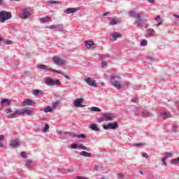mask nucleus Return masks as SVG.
<instances>
[{
    "label": "nucleus",
    "instance_id": "f257e3e1",
    "mask_svg": "<svg viewBox=\"0 0 179 179\" xmlns=\"http://www.w3.org/2000/svg\"><path fill=\"white\" fill-rule=\"evenodd\" d=\"M121 77L120 76L117 75H112L110 76V83L112 86H114V87H116L118 90L122 87V85H121Z\"/></svg>",
    "mask_w": 179,
    "mask_h": 179
},
{
    "label": "nucleus",
    "instance_id": "f03ea898",
    "mask_svg": "<svg viewBox=\"0 0 179 179\" xmlns=\"http://www.w3.org/2000/svg\"><path fill=\"white\" fill-rule=\"evenodd\" d=\"M12 19V13L9 11L1 10L0 11V22L5 23L6 20Z\"/></svg>",
    "mask_w": 179,
    "mask_h": 179
},
{
    "label": "nucleus",
    "instance_id": "7ed1b4c3",
    "mask_svg": "<svg viewBox=\"0 0 179 179\" xmlns=\"http://www.w3.org/2000/svg\"><path fill=\"white\" fill-rule=\"evenodd\" d=\"M44 82L48 86H59L61 85L59 80H54L50 77L44 78Z\"/></svg>",
    "mask_w": 179,
    "mask_h": 179
},
{
    "label": "nucleus",
    "instance_id": "20e7f679",
    "mask_svg": "<svg viewBox=\"0 0 179 179\" xmlns=\"http://www.w3.org/2000/svg\"><path fill=\"white\" fill-rule=\"evenodd\" d=\"M48 29H50V30H57V31H60L61 33L65 31V28L64 27V24H59L57 25H50L48 27Z\"/></svg>",
    "mask_w": 179,
    "mask_h": 179
},
{
    "label": "nucleus",
    "instance_id": "39448f33",
    "mask_svg": "<svg viewBox=\"0 0 179 179\" xmlns=\"http://www.w3.org/2000/svg\"><path fill=\"white\" fill-rule=\"evenodd\" d=\"M103 128L105 130H107V129H117V128H118V122H115L114 123H109L108 124H103Z\"/></svg>",
    "mask_w": 179,
    "mask_h": 179
},
{
    "label": "nucleus",
    "instance_id": "423d86ee",
    "mask_svg": "<svg viewBox=\"0 0 179 179\" xmlns=\"http://www.w3.org/2000/svg\"><path fill=\"white\" fill-rule=\"evenodd\" d=\"M84 80L87 83L89 86H92L93 87H97V84L96 80L92 79L90 77H85Z\"/></svg>",
    "mask_w": 179,
    "mask_h": 179
},
{
    "label": "nucleus",
    "instance_id": "0eeeda50",
    "mask_svg": "<svg viewBox=\"0 0 179 179\" xmlns=\"http://www.w3.org/2000/svg\"><path fill=\"white\" fill-rule=\"evenodd\" d=\"M143 20L144 22H146L148 18H143L142 17L136 18V21L134 22V24H136L137 27H143Z\"/></svg>",
    "mask_w": 179,
    "mask_h": 179
},
{
    "label": "nucleus",
    "instance_id": "6e6552de",
    "mask_svg": "<svg viewBox=\"0 0 179 179\" xmlns=\"http://www.w3.org/2000/svg\"><path fill=\"white\" fill-rule=\"evenodd\" d=\"M52 61L55 65H64V64H65V60L61 59L58 56L53 57Z\"/></svg>",
    "mask_w": 179,
    "mask_h": 179
},
{
    "label": "nucleus",
    "instance_id": "1a4fd4ad",
    "mask_svg": "<svg viewBox=\"0 0 179 179\" xmlns=\"http://www.w3.org/2000/svg\"><path fill=\"white\" fill-rule=\"evenodd\" d=\"M122 37V34L120 32H113L110 34V38L112 41H116L117 38H121Z\"/></svg>",
    "mask_w": 179,
    "mask_h": 179
},
{
    "label": "nucleus",
    "instance_id": "9d476101",
    "mask_svg": "<svg viewBox=\"0 0 179 179\" xmlns=\"http://www.w3.org/2000/svg\"><path fill=\"white\" fill-rule=\"evenodd\" d=\"M84 101H85V100L83 99V98L76 99L74 101L75 107H76L77 108H79V107H83V105H82V104Z\"/></svg>",
    "mask_w": 179,
    "mask_h": 179
},
{
    "label": "nucleus",
    "instance_id": "9b49d317",
    "mask_svg": "<svg viewBox=\"0 0 179 179\" xmlns=\"http://www.w3.org/2000/svg\"><path fill=\"white\" fill-rule=\"evenodd\" d=\"M30 17V12L29 9L25 8L23 10L22 15H20L21 19H29Z\"/></svg>",
    "mask_w": 179,
    "mask_h": 179
},
{
    "label": "nucleus",
    "instance_id": "f8f14e48",
    "mask_svg": "<svg viewBox=\"0 0 179 179\" xmlns=\"http://www.w3.org/2000/svg\"><path fill=\"white\" fill-rule=\"evenodd\" d=\"M128 13H129L130 17H134V19H137V18H139V17H142V15H141V14L138 13H136V12L134 11V10L129 11Z\"/></svg>",
    "mask_w": 179,
    "mask_h": 179
},
{
    "label": "nucleus",
    "instance_id": "ddd939ff",
    "mask_svg": "<svg viewBox=\"0 0 179 179\" xmlns=\"http://www.w3.org/2000/svg\"><path fill=\"white\" fill-rule=\"evenodd\" d=\"M105 117V121H113L115 118V115L114 113H106L103 114Z\"/></svg>",
    "mask_w": 179,
    "mask_h": 179
},
{
    "label": "nucleus",
    "instance_id": "4468645a",
    "mask_svg": "<svg viewBox=\"0 0 179 179\" xmlns=\"http://www.w3.org/2000/svg\"><path fill=\"white\" fill-rule=\"evenodd\" d=\"M19 115H21L20 110H15L13 113L9 115L7 118L8 119H13V118H17Z\"/></svg>",
    "mask_w": 179,
    "mask_h": 179
},
{
    "label": "nucleus",
    "instance_id": "2eb2a0df",
    "mask_svg": "<svg viewBox=\"0 0 179 179\" xmlns=\"http://www.w3.org/2000/svg\"><path fill=\"white\" fill-rule=\"evenodd\" d=\"M21 115H23L26 114L27 115H30L33 113V109H29V108H24L22 110H20Z\"/></svg>",
    "mask_w": 179,
    "mask_h": 179
},
{
    "label": "nucleus",
    "instance_id": "dca6fc26",
    "mask_svg": "<svg viewBox=\"0 0 179 179\" xmlns=\"http://www.w3.org/2000/svg\"><path fill=\"white\" fill-rule=\"evenodd\" d=\"M10 146L11 148H19V146H20V141L19 140H17V139L13 140L10 143Z\"/></svg>",
    "mask_w": 179,
    "mask_h": 179
},
{
    "label": "nucleus",
    "instance_id": "f3484780",
    "mask_svg": "<svg viewBox=\"0 0 179 179\" xmlns=\"http://www.w3.org/2000/svg\"><path fill=\"white\" fill-rule=\"evenodd\" d=\"M78 8H68L64 10V13L66 15H71V13H75L77 12Z\"/></svg>",
    "mask_w": 179,
    "mask_h": 179
},
{
    "label": "nucleus",
    "instance_id": "a211bd4d",
    "mask_svg": "<svg viewBox=\"0 0 179 179\" xmlns=\"http://www.w3.org/2000/svg\"><path fill=\"white\" fill-rule=\"evenodd\" d=\"M25 167L28 168L29 170H31V167H33V161L31 159L25 161Z\"/></svg>",
    "mask_w": 179,
    "mask_h": 179
},
{
    "label": "nucleus",
    "instance_id": "6ab92c4d",
    "mask_svg": "<svg viewBox=\"0 0 179 179\" xmlns=\"http://www.w3.org/2000/svg\"><path fill=\"white\" fill-rule=\"evenodd\" d=\"M94 43L93 41H85V47L86 48H94Z\"/></svg>",
    "mask_w": 179,
    "mask_h": 179
},
{
    "label": "nucleus",
    "instance_id": "aec40b11",
    "mask_svg": "<svg viewBox=\"0 0 179 179\" xmlns=\"http://www.w3.org/2000/svg\"><path fill=\"white\" fill-rule=\"evenodd\" d=\"M80 156H84V157H92V153L87 152L86 151H82L80 152Z\"/></svg>",
    "mask_w": 179,
    "mask_h": 179
},
{
    "label": "nucleus",
    "instance_id": "412c9836",
    "mask_svg": "<svg viewBox=\"0 0 179 179\" xmlns=\"http://www.w3.org/2000/svg\"><path fill=\"white\" fill-rule=\"evenodd\" d=\"M10 103H12V101L6 99H4L1 101V106H3V104H6V106H10Z\"/></svg>",
    "mask_w": 179,
    "mask_h": 179
},
{
    "label": "nucleus",
    "instance_id": "4be33fe9",
    "mask_svg": "<svg viewBox=\"0 0 179 179\" xmlns=\"http://www.w3.org/2000/svg\"><path fill=\"white\" fill-rule=\"evenodd\" d=\"M161 117L163 118V120H167V118H170L171 117V115L164 112L161 113Z\"/></svg>",
    "mask_w": 179,
    "mask_h": 179
},
{
    "label": "nucleus",
    "instance_id": "5701e85b",
    "mask_svg": "<svg viewBox=\"0 0 179 179\" xmlns=\"http://www.w3.org/2000/svg\"><path fill=\"white\" fill-rule=\"evenodd\" d=\"M24 106H33L34 104V101L31 99H25L24 101Z\"/></svg>",
    "mask_w": 179,
    "mask_h": 179
},
{
    "label": "nucleus",
    "instance_id": "b1692460",
    "mask_svg": "<svg viewBox=\"0 0 179 179\" xmlns=\"http://www.w3.org/2000/svg\"><path fill=\"white\" fill-rule=\"evenodd\" d=\"M155 20L157 22H158V23L156 24V26L159 27V26H162V23H163V20H162V18L160 17V15H157L155 17Z\"/></svg>",
    "mask_w": 179,
    "mask_h": 179
},
{
    "label": "nucleus",
    "instance_id": "393cba45",
    "mask_svg": "<svg viewBox=\"0 0 179 179\" xmlns=\"http://www.w3.org/2000/svg\"><path fill=\"white\" fill-rule=\"evenodd\" d=\"M40 22H41V23H45L47 22H51V17H43V18H41Z\"/></svg>",
    "mask_w": 179,
    "mask_h": 179
},
{
    "label": "nucleus",
    "instance_id": "a878e982",
    "mask_svg": "<svg viewBox=\"0 0 179 179\" xmlns=\"http://www.w3.org/2000/svg\"><path fill=\"white\" fill-rule=\"evenodd\" d=\"M91 129L92 131H95L96 132H98V131H100V128H99L97 127V124H91Z\"/></svg>",
    "mask_w": 179,
    "mask_h": 179
},
{
    "label": "nucleus",
    "instance_id": "bb28decb",
    "mask_svg": "<svg viewBox=\"0 0 179 179\" xmlns=\"http://www.w3.org/2000/svg\"><path fill=\"white\" fill-rule=\"evenodd\" d=\"M48 3H49V5H55V3H59L61 5V1L50 0L48 1Z\"/></svg>",
    "mask_w": 179,
    "mask_h": 179
},
{
    "label": "nucleus",
    "instance_id": "cd10ccee",
    "mask_svg": "<svg viewBox=\"0 0 179 179\" xmlns=\"http://www.w3.org/2000/svg\"><path fill=\"white\" fill-rule=\"evenodd\" d=\"M36 66L37 68H39V69H45L46 71H48V69H48L47 66L44 64H38Z\"/></svg>",
    "mask_w": 179,
    "mask_h": 179
},
{
    "label": "nucleus",
    "instance_id": "c85d7f7f",
    "mask_svg": "<svg viewBox=\"0 0 179 179\" xmlns=\"http://www.w3.org/2000/svg\"><path fill=\"white\" fill-rule=\"evenodd\" d=\"M64 135L66 136H71V138H75L76 136L75 133H72V132H64Z\"/></svg>",
    "mask_w": 179,
    "mask_h": 179
},
{
    "label": "nucleus",
    "instance_id": "c756f323",
    "mask_svg": "<svg viewBox=\"0 0 179 179\" xmlns=\"http://www.w3.org/2000/svg\"><path fill=\"white\" fill-rule=\"evenodd\" d=\"M48 71H50L51 72H55V73H59V75H62V73H64L62 71L55 70L54 69H48Z\"/></svg>",
    "mask_w": 179,
    "mask_h": 179
},
{
    "label": "nucleus",
    "instance_id": "7c9ffc66",
    "mask_svg": "<svg viewBox=\"0 0 179 179\" xmlns=\"http://www.w3.org/2000/svg\"><path fill=\"white\" fill-rule=\"evenodd\" d=\"M44 113H51L52 111V108L51 106H47L43 109Z\"/></svg>",
    "mask_w": 179,
    "mask_h": 179
},
{
    "label": "nucleus",
    "instance_id": "2f4dec72",
    "mask_svg": "<svg viewBox=\"0 0 179 179\" xmlns=\"http://www.w3.org/2000/svg\"><path fill=\"white\" fill-rule=\"evenodd\" d=\"M32 93L34 96H38V94H41V93H43V92H41L38 90H34L32 91Z\"/></svg>",
    "mask_w": 179,
    "mask_h": 179
},
{
    "label": "nucleus",
    "instance_id": "473e14b6",
    "mask_svg": "<svg viewBox=\"0 0 179 179\" xmlns=\"http://www.w3.org/2000/svg\"><path fill=\"white\" fill-rule=\"evenodd\" d=\"M90 110L91 111H98V112H99V113L101 111V109H100V108H97V107H96V106L90 108Z\"/></svg>",
    "mask_w": 179,
    "mask_h": 179
},
{
    "label": "nucleus",
    "instance_id": "72a5a7b5",
    "mask_svg": "<svg viewBox=\"0 0 179 179\" xmlns=\"http://www.w3.org/2000/svg\"><path fill=\"white\" fill-rule=\"evenodd\" d=\"M148 36H153V34H155V29H148Z\"/></svg>",
    "mask_w": 179,
    "mask_h": 179
},
{
    "label": "nucleus",
    "instance_id": "f704fd0d",
    "mask_svg": "<svg viewBox=\"0 0 179 179\" xmlns=\"http://www.w3.org/2000/svg\"><path fill=\"white\" fill-rule=\"evenodd\" d=\"M172 131L173 132H178L179 131V127L177 125L172 126Z\"/></svg>",
    "mask_w": 179,
    "mask_h": 179
},
{
    "label": "nucleus",
    "instance_id": "c9c22d12",
    "mask_svg": "<svg viewBox=\"0 0 179 179\" xmlns=\"http://www.w3.org/2000/svg\"><path fill=\"white\" fill-rule=\"evenodd\" d=\"M151 113L150 112H148V110H144L143 112V117H150Z\"/></svg>",
    "mask_w": 179,
    "mask_h": 179
},
{
    "label": "nucleus",
    "instance_id": "e433bc0d",
    "mask_svg": "<svg viewBox=\"0 0 179 179\" xmlns=\"http://www.w3.org/2000/svg\"><path fill=\"white\" fill-rule=\"evenodd\" d=\"M131 85V83L128 82V81H125L123 83V87H125V89H128V87H129V85Z\"/></svg>",
    "mask_w": 179,
    "mask_h": 179
},
{
    "label": "nucleus",
    "instance_id": "4c0bfd02",
    "mask_svg": "<svg viewBox=\"0 0 179 179\" xmlns=\"http://www.w3.org/2000/svg\"><path fill=\"white\" fill-rule=\"evenodd\" d=\"M75 138H82V139H86V135H85V134L76 135V134Z\"/></svg>",
    "mask_w": 179,
    "mask_h": 179
},
{
    "label": "nucleus",
    "instance_id": "58836bf2",
    "mask_svg": "<svg viewBox=\"0 0 179 179\" xmlns=\"http://www.w3.org/2000/svg\"><path fill=\"white\" fill-rule=\"evenodd\" d=\"M141 47H146L148 45V41L143 40L141 42Z\"/></svg>",
    "mask_w": 179,
    "mask_h": 179
},
{
    "label": "nucleus",
    "instance_id": "ea45409f",
    "mask_svg": "<svg viewBox=\"0 0 179 179\" xmlns=\"http://www.w3.org/2000/svg\"><path fill=\"white\" fill-rule=\"evenodd\" d=\"M103 121H106V118L104 117V115L103 117H99L98 118V122L99 124H101V122H103Z\"/></svg>",
    "mask_w": 179,
    "mask_h": 179
},
{
    "label": "nucleus",
    "instance_id": "a19ab883",
    "mask_svg": "<svg viewBox=\"0 0 179 179\" xmlns=\"http://www.w3.org/2000/svg\"><path fill=\"white\" fill-rule=\"evenodd\" d=\"M4 44H6V45H10L13 44V42L10 40H6V41H4Z\"/></svg>",
    "mask_w": 179,
    "mask_h": 179
},
{
    "label": "nucleus",
    "instance_id": "79ce46f5",
    "mask_svg": "<svg viewBox=\"0 0 179 179\" xmlns=\"http://www.w3.org/2000/svg\"><path fill=\"white\" fill-rule=\"evenodd\" d=\"M50 129V126L48 124H45V127L43 128V132H48Z\"/></svg>",
    "mask_w": 179,
    "mask_h": 179
},
{
    "label": "nucleus",
    "instance_id": "37998d69",
    "mask_svg": "<svg viewBox=\"0 0 179 179\" xmlns=\"http://www.w3.org/2000/svg\"><path fill=\"white\" fill-rule=\"evenodd\" d=\"M78 149H83V150H87V148L82 144L78 145Z\"/></svg>",
    "mask_w": 179,
    "mask_h": 179
},
{
    "label": "nucleus",
    "instance_id": "c03bdc74",
    "mask_svg": "<svg viewBox=\"0 0 179 179\" xmlns=\"http://www.w3.org/2000/svg\"><path fill=\"white\" fill-rule=\"evenodd\" d=\"M71 149H79V145H78V144L76 143H73L71 144Z\"/></svg>",
    "mask_w": 179,
    "mask_h": 179
},
{
    "label": "nucleus",
    "instance_id": "a18cd8bd",
    "mask_svg": "<svg viewBox=\"0 0 179 179\" xmlns=\"http://www.w3.org/2000/svg\"><path fill=\"white\" fill-rule=\"evenodd\" d=\"M20 156L23 158V159H27V155H26L25 152H22L20 153Z\"/></svg>",
    "mask_w": 179,
    "mask_h": 179
},
{
    "label": "nucleus",
    "instance_id": "49530a36",
    "mask_svg": "<svg viewBox=\"0 0 179 179\" xmlns=\"http://www.w3.org/2000/svg\"><path fill=\"white\" fill-rule=\"evenodd\" d=\"M173 156V154L171 152H165V158L169 159V157H171Z\"/></svg>",
    "mask_w": 179,
    "mask_h": 179
},
{
    "label": "nucleus",
    "instance_id": "de8ad7c7",
    "mask_svg": "<svg viewBox=\"0 0 179 179\" xmlns=\"http://www.w3.org/2000/svg\"><path fill=\"white\" fill-rule=\"evenodd\" d=\"M133 89H134V90H141V86H139V85H134L133 86Z\"/></svg>",
    "mask_w": 179,
    "mask_h": 179
},
{
    "label": "nucleus",
    "instance_id": "09e8293b",
    "mask_svg": "<svg viewBox=\"0 0 179 179\" xmlns=\"http://www.w3.org/2000/svg\"><path fill=\"white\" fill-rule=\"evenodd\" d=\"M117 21L115 20H113L112 21L110 22V24L111 26H114V24H117Z\"/></svg>",
    "mask_w": 179,
    "mask_h": 179
},
{
    "label": "nucleus",
    "instance_id": "8fccbe9b",
    "mask_svg": "<svg viewBox=\"0 0 179 179\" xmlns=\"http://www.w3.org/2000/svg\"><path fill=\"white\" fill-rule=\"evenodd\" d=\"M100 169H101V166H100L99 165H95V167H94L95 171H99V170H100Z\"/></svg>",
    "mask_w": 179,
    "mask_h": 179
},
{
    "label": "nucleus",
    "instance_id": "3c124183",
    "mask_svg": "<svg viewBox=\"0 0 179 179\" xmlns=\"http://www.w3.org/2000/svg\"><path fill=\"white\" fill-rule=\"evenodd\" d=\"M166 159L167 158H166L165 157L162 159V162H163V164H164V166H167V163L166 162Z\"/></svg>",
    "mask_w": 179,
    "mask_h": 179
},
{
    "label": "nucleus",
    "instance_id": "603ef678",
    "mask_svg": "<svg viewBox=\"0 0 179 179\" xmlns=\"http://www.w3.org/2000/svg\"><path fill=\"white\" fill-rule=\"evenodd\" d=\"M117 176L118 179L124 178V175H122V173H117Z\"/></svg>",
    "mask_w": 179,
    "mask_h": 179
},
{
    "label": "nucleus",
    "instance_id": "864d4df0",
    "mask_svg": "<svg viewBox=\"0 0 179 179\" xmlns=\"http://www.w3.org/2000/svg\"><path fill=\"white\" fill-rule=\"evenodd\" d=\"M145 143H139L134 145L135 148H138V146H143Z\"/></svg>",
    "mask_w": 179,
    "mask_h": 179
},
{
    "label": "nucleus",
    "instance_id": "5fc2aeb1",
    "mask_svg": "<svg viewBox=\"0 0 179 179\" xmlns=\"http://www.w3.org/2000/svg\"><path fill=\"white\" fill-rule=\"evenodd\" d=\"M138 100V98H133V99H131V103H137Z\"/></svg>",
    "mask_w": 179,
    "mask_h": 179
},
{
    "label": "nucleus",
    "instance_id": "6e6d98bb",
    "mask_svg": "<svg viewBox=\"0 0 179 179\" xmlns=\"http://www.w3.org/2000/svg\"><path fill=\"white\" fill-rule=\"evenodd\" d=\"M62 76H64V78H66V79H68L69 80H71V78H69V76H67L66 74H65L64 73H62Z\"/></svg>",
    "mask_w": 179,
    "mask_h": 179
},
{
    "label": "nucleus",
    "instance_id": "4d7b16f0",
    "mask_svg": "<svg viewBox=\"0 0 179 179\" xmlns=\"http://www.w3.org/2000/svg\"><path fill=\"white\" fill-rule=\"evenodd\" d=\"M101 66L102 68H104L105 66H107V62H103L101 64Z\"/></svg>",
    "mask_w": 179,
    "mask_h": 179
},
{
    "label": "nucleus",
    "instance_id": "13d9d810",
    "mask_svg": "<svg viewBox=\"0 0 179 179\" xmlns=\"http://www.w3.org/2000/svg\"><path fill=\"white\" fill-rule=\"evenodd\" d=\"M5 111L6 113V114H10V113H12V109L8 108V109H6Z\"/></svg>",
    "mask_w": 179,
    "mask_h": 179
},
{
    "label": "nucleus",
    "instance_id": "bf43d9fd",
    "mask_svg": "<svg viewBox=\"0 0 179 179\" xmlns=\"http://www.w3.org/2000/svg\"><path fill=\"white\" fill-rule=\"evenodd\" d=\"M142 156L145 159H148V157H149V155L147 153H143Z\"/></svg>",
    "mask_w": 179,
    "mask_h": 179
},
{
    "label": "nucleus",
    "instance_id": "052dcab7",
    "mask_svg": "<svg viewBox=\"0 0 179 179\" xmlns=\"http://www.w3.org/2000/svg\"><path fill=\"white\" fill-rule=\"evenodd\" d=\"M59 103L58 102H55L52 104V107L55 108L58 106Z\"/></svg>",
    "mask_w": 179,
    "mask_h": 179
},
{
    "label": "nucleus",
    "instance_id": "680f3d73",
    "mask_svg": "<svg viewBox=\"0 0 179 179\" xmlns=\"http://www.w3.org/2000/svg\"><path fill=\"white\" fill-rule=\"evenodd\" d=\"M3 139H5V136L0 135V141H3Z\"/></svg>",
    "mask_w": 179,
    "mask_h": 179
},
{
    "label": "nucleus",
    "instance_id": "e2e57ef3",
    "mask_svg": "<svg viewBox=\"0 0 179 179\" xmlns=\"http://www.w3.org/2000/svg\"><path fill=\"white\" fill-rule=\"evenodd\" d=\"M173 17H176V19H179V15L177 14H173Z\"/></svg>",
    "mask_w": 179,
    "mask_h": 179
},
{
    "label": "nucleus",
    "instance_id": "0e129e2a",
    "mask_svg": "<svg viewBox=\"0 0 179 179\" xmlns=\"http://www.w3.org/2000/svg\"><path fill=\"white\" fill-rule=\"evenodd\" d=\"M150 3H155V0H148Z\"/></svg>",
    "mask_w": 179,
    "mask_h": 179
},
{
    "label": "nucleus",
    "instance_id": "69168bd1",
    "mask_svg": "<svg viewBox=\"0 0 179 179\" xmlns=\"http://www.w3.org/2000/svg\"><path fill=\"white\" fill-rule=\"evenodd\" d=\"M144 27L145 29H148V27H149V24H145Z\"/></svg>",
    "mask_w": 179,
    "mask_h": 179
},
{
    "label": "nucleus",
    "instance_id": "338daca9",
    "mask_svg": "<svg viewBox=\"0 0 179 179\" xmlns=\"http://www.w3.org/2000/svg\"><path fill=\"white\" fill-rule=\"evenodd\" d=\"M109 13H110L109 12L105 13L103 14V16H107V15H108Z\"/></svg>",
    "mask_w": 179,
    "mask_h": 179
},
{
    "label": "nucleus",
    "instance_id": "774afa93",
    "mask_svg": "<svg viewBox=\"0 0 179 179\" xmlns=\"http://www.w3.org/2000/svg\"><path fill=\"white\" fill-rule=\"evenodd\" d=\"M1 5H3V0H0V6Z\"/></svg>",
    "mask_w": 179,
    "mask_h": 179
}]
</instances>
